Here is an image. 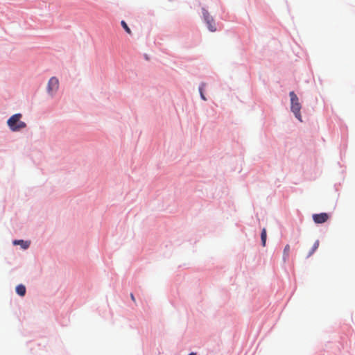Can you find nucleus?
I'll return each mask as SVG.
<instances>
[{
    "instance_id": "nucleus-9",
    "label": "nucleus",
    "mask_w": 355,
    "mask_h": 355,
    "mask_svg": "<svg viewBox=\"0 0 355 355\" xmlns=\"http://www.w3.org/2000/svg\"><path fill=\"white\" fill-rule=\"evenodd\" d=\"M266 228H263L261 233V244L263 247L266 246Z\"/></svg>"
},
{
    "instance_id": "nucleus-8",
    "label": "nucleus",
    "mask_w": 355,
    "mask_h": 355,
    "mask_svg": "<svg viewBox=\"0 0 355 355\" xmlns=\"http://www.w3.org/2000/svg\"><path fill=\"white\" fill-rule=\"evenodd\" d=\"M13 243L15 245L20 244L24 249H26L29 247L30 243L28 241H24L23 240H15Z\"/></svg>"
},
{
    "instance_id": "nucleus-3",
    "label": "nucleus",
    "mask_w": 355,
    "mask_h": 355,
    "mask_svg": "<svg viewBox=\"0 0 355 355\" xmlns=\"http://www.w3.org/2000/svg\"><path fill=\"white\" fill-rule=\"evenodd\" d=\"M202 15L207 25L208 29L211 32H215L216 31V27L215 25V21L214 18L209 15V12L205 9H202Z\"/></svg>"
},
{
    "instance_id": "nucleus-5",
    "label": "nucleus",
    "mask_w": 355,
    "mask_h": 355,
    "mask_svg": "<svg viewBox=\"0 0 355 355\" xmlns=\"http://www.w3.org/2000/svg\"><path fill=\"white\" fill-rule=\"evenodd\" d=\"M329 216L327 213L315 214L313 215V220L315 223L321 224L329 219Z\"/></svg>"
},
{
    "instance_id": "nucleus-1",
    "label": "nucleus",
    "mask_w": 355,
    "mask_h": 355,
    "mask_svg": "<svg viewBox=\"0 0 355 355\" xmlns=\"http://www.w3.org/2000/svg\"><path fill=\"white\" fill-rule=\"evenodd\" d=\"M21 116V114H15L8 119L7 124L12 131L17 132L26 128V123L20 121Z\"/></svg>"
},
{
    "instance_id": "nucleus-12",
    "label": "nucleus",
    "mask_w": 355,
    "mask_h": 355,
    "mask_svg": "<svg viewBox=\"0 0 355 355\" xmlns=\"http://www.w3.org/2000/svg\"><path fill=\"white\" fill-rule=\"evenodd\" d=\"M205 87V83H202L199 87V92H200V96H201L202 99L204 101H206L207 98L203 94V89Z\"/></svg>"
},
{
    "instance_id": "nucleus-4",
    "label": "nucleus",
    "mask_w": 355,
    "mask_h": 355,
    "mask_svg": "<svg viewBox=\"0 0 355 355\" xmlns=\"http://www.w3.org/2000/svg\"><path fill=\"white\" fill-rule=\"evenodd\" d=\"M59 88V80L56 77H51L47 85V92L51 95L54 94Z\"/></svg>"
},
{
    "instance_id": "nucleus-6",
    "label": "nucleus",
    "mask_w": 355,
    "mask_h": 355,
    "mask_svg": "<svg viewBox=\"0 0 355 355\" xmlns=\"http://www.w3.org/2000/svg\"><path fill=\"white\" fill-rule=\"evenodd\" d=\"M290 251H291V247H290V245L288 244H287L284 247V251H283V260H284V262H286L288 259V257H289V255H290Z\"/></svg>"
},
{
    "instance_id": "nucleus-7",
    "label": "nucleus",
    "mask_w": 355,
    "mask_h": 355,
    "mask_svg": "<svg viewBox=\"0 0 355 355\" xmlns=\"http://www.w3.org/2000/svg\"><path fill=\"white\" fill-rule=\"evenodd\" d=\"M16 292L19 295L24 296L26 293V287L22 284H19L16 287Z\"/></svg>"
},
{
    "instance_id": "nucleus-10",
    "label": "nucleus",
    "mask_w": 355,
    "mask_h": 355,
    "mask_svg": "<svg viewBox=\"0 0 355 355\" xmlns=\"http://www.w3.org/2000/svg\"><path fill=\"white\" fill-rule=\"evenodd\" d=\"M319 245H320V242L318 240L315 241L311 251L309 252V254H308V257H309L310 256H311L315 251L319 247Z\"/></svg>"
},
{
    "instance_id": "nucleus-13",
    "label": "nucleus",
    "mask_w": 355,
    "mask_h": 355,
    "mask_svg": "<svg viewBox=\"0 0 355 355\" xmlns=\"http://www.w3.org/2000/svg\"><path fill=\"white\" fill-rule=\"evenodd\" d=\"M130 297H131L132 300L134 302H136L135 298V296H134V295H133L132 293H131V294H130Z\"/></svg>"
},
{
    "instance_id": "nucleus-11",
    "label": "nucleus",
    "mask_w": 355,
    "mask_h": 355,
    "mask_svg": "<svg viewBox=\"0 0 355 355\" xmlns=\"http://www.w3.org/2000/svg\"><path fill=\"white\" fill-rule=\"evenodd\" d=\"M121 24L122 27L125 29L126 33L128 34H129V35H131L132 31L130 29V28L128 27V26L127 25V24L125 23V21H121Z\"/></svg>"
},
{
    "instance_id": "nucleus-2",
    "label": "nucleus",
    "mask_w": 355,
    "mask_h": 355,
    "mask_svg": "<svg viewBox=\"0 0 355 355\" xmlns=\"http://www.w3.org/2000/svg\"><path fill=\"white\" fill-rule=\"evenodd\" d=\"M291 102V110L294 113L295 117L300 121H302V116L300 114L301 105L299 103V99L294 92H291L290 94Z\"/></svg>"
}]
</instances>
